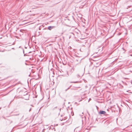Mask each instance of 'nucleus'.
I'll list each match as a JSON object with an SVG mask.
<instances>
[{
  "label": "nucleus",
  "mask_w": 132,
  "mask_h": 132,
  "mask_svg": "<svg viewBox=\"0 0 132 132\" xmlns=\"http://www.w3.org/2000/svg\"><path fill=\"white\" fill-rule=\"evenodd\" d=\"M84 74L83 72H81L79 71L78 73L77 74L75 78L77 80H78L80 78L81 76H82Z\"/></svg>",
  "instance_id": "nucleus-1"
},
{
  "label": "nucleus",
  "mask_w": 132,
  "mask_h": 132,
  "mask_svg": "<svg viewBox=\"0 0 132 132\" xmlns=\"http://www.w3.org/2000/svg\"><path fill=\"white\" fill-rule=\"evenodd\" d=\"M75 69V67L73 66L71 69L69 71V72H67V73L68 76L71 75Z\"/></svg>",
  "instance_id": "nucleus-2"
},
{
  "label": "nucleus",
  "mask_w": 132,
  "mask_h": 132,
  "mask_svg": "<svg viewBox=\"0 0 132 132\" xmlns=\"http://www.w3.org/2000/svg\"><path fill=\"white\" fill-rule=\"evenodd\" d=\"M106 112L104 111H100L99 112L100 114H103L105 115L106 114Z\"/></svg>",
  "instance_id": "nucleus-3"
},
{
  "label": "nucleus",
  "mask_w": 132,
  "mask_h": 132,
  "mask_svg": "<svg viewBox=\"0 0 132 132\" xmlns=\"http://www.w3.org/2000/svg\"><path fill=\"white\" fill-rule=\"evenodd\" d=\"M55 28V26H50L48 27V29L51 30L52 29L54 28Z\"/></svg>",
  "instance_id": "nucleus-4"
},
{
  "label": "nucleus",
  "mask_w": 132,
  "mask_h": 132,
  "mask_svg": "<svg viewBox=\"0 0 132 132\" xmlns=\"http://www.w3.org/2000/svg\"><path fill=\"white\" fill-rule=\"evenodd\" d=\"M78 82L77 81H74V82H70V83H77Z\"/></svg>",
  "instance_id": "nucleus-5"
},
{
  "label": "nucleus",
  "mask_w": 132,
  "mask_h": 132,
  "mask_svg": "<svg viewBox=\"0 0 132 132\" xmlns=\"http://www.w3.org/2000/svg\"><path fill=\"white\" fill-rule=\"evenodd\" d=\"M29 59L30 60H34L33 58L32 57L29 58Z\"/></svg>",
  "instance_id": "nucleus-6"
},
{
  "label": "nucleus",
  "mask_w": 132,
  "mask_h": 132,
  "mask_svg": "<svg viewBox=\"0 0 132 132\" xmlns=\"http://www.w3.org/2000/svg\"><path fill=\"white\" fill-rule=\"evenodd\" d=\"M71 86H69V87L68 88H67V89H66V90H65V91H67V90H68V89H69L70 88V87H71Z\"/></svg>",
  "instance_id": "nucleus-7"
},
{
  "label": "nucleus",
  "mask_w": 132,
  "mask_h": 132,
  "mask_svg": "<svg viewBox=\"0 0 132 132\" xmlns=\"http://www.w3.org/2000/svg\"><path fill=\"white\" fill-rule=\"evenodd\" d=\"M132 52V51L131 50L129 51V53H131Z\"/></svg>",
  "instance_id": "nucleus-8"
},
{
  "label": "nucleus",
  "mask_w": 132,
  "mask_h": 132,
  "mask_svg": "<svg viewBox=\"0 0 132 132\" xmlns=\"http://www.w3.org/2000/svg\"><path fill=\"white\" fill-rule=\"evenodd\" d=\"M57 108V107H55L53 109V110H54L55 109H56Z\"/></svg>",
  "instance_id": "nucleus-9"
},
{
  "label": "nucleus",
  "mask_w": 132,
  "mask_h": 132,
  "mask_svg": "<svg viewBox=\"0 0 132 132\" xmlns=\"http://www.w3.org/2000/svg\"><path fill=\"white\" fill-rule=\"evenodd\" d=\"M130 56H132V54H131L130 55Z\"/></svg>",
  "instance_id": "nucleus-10"
},
{
  "label": "nucleus",
  "mask_w": 132,
  "mask_h": 132,
  "mask_svg": "<svg viewBox=\"0 0 132 132\" xmlns=\"http://www.w3.org/2000/svg\"><path fill=\"white\" fill-rule=\"evenodd\" d=\"M26 54H24V56H26Z\"/></svg>",
  "instance_id": "nucleus-11"
},
{
  "label": "nucleus",
  "mask_w": 132,
  "mask_h": 132,
  "mask_svg": "<svg viewBox=\"0 0 132 132\" xmlns=\"http://www.w3.org/2000/svg\"><path fill=\"white\" fill-rule=\"evenodd\" d=\"M23 53H24V50H23Z\"/></svg>",
  "instance_id": "nucleus-12"
},
{
  "label": "nucleus",
  "mask_w": 132,
  "mask_h": 132,
  "mask_svg": "<svg viewBox=\"0 0 132 132\" xmlns=\"http://www.w3.org/2000/svg\"><path fill=\"white\" fill-rule=\"evenodd\" d=\"M31 110V109H30L29 110V111H30Z\"/></svg>",
  "instance_id": "nucleus-13"
}]
</instances>
